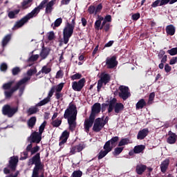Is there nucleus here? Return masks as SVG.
Instances as JSON below:
<instances>
[{"mask_svg":"<svg viewBox=\"0 0 177 177\" xmlns=\"http://www.w3.org/2000/svg\"><path fill=\"white\" fill-rule=\"evenodd\" d=\"M77 113L78 111H77V106L73 103H70L64 114V118H65V120H68L69 129L72 132L75 131V128H77Z\"/></svg>","mask_w":177,"mask_h":177,"instance_id":"obj_1","label":"nucleus"},{"mask_svg":"<svg viewBox=\"0 0 177 177\" xmlns=\"http://www.w3.org/2000/svg\"><path fill=\"white\" fill-rule=\"evenodd\" d=\"M31 80V77H26L19 80L15 86L12 87V85L15 83L13 81L8 82L7 83H5L2 86V88L5 91H4V96L6 99H10L12 96H13V93L16 92L21 86V85H24V84H26V82H28Z\"/></svg>","mask_w":177,"mask_h":177,"instance_id":"obj_2","label":"nucleus"},{"mask_svg":"<svg viewBox=\"0 0 177 177\" xmlns=\"http://www.w3.org/2000/svg\"><path fill=\"white\" fill-rule=\"evenodd\" d=\"M46 1H42L37 7H35L30 12L28 13L25 17H22L19 21H17L14 25L12 30H17L18 28H21L24 24L28 23V21L33 17H37L38 13L41 12L42 8H44Z\"/></svg>","mask_w":177,"mask_h":177,"instance_id":"obj_3","label":"nucleus"},{"mask_svg":"<svg viewBox=\"0 0 177 177\" xmlns=\"http://www.w3.org/2000/svg\"><path fill=\"white\" fill-rule=\"evenodd\" d=\"M28 165H35L32 169V177H39V172H44L45 167L41 161V153H37L30 158L28 161Z\"/></svg>","mask_w":177,"mask_h":177,"instance_id":"obj_4","label":"nucleus"},{"mask_svg":"<svg viewBox=\"0 0 177 177\" xmlns=\"http://www.w3.org/2000/svg\"><path fill=\"white\" fill-rule=\"evenodd\" d=\"M124 104L117 102V99L113 98L109 101V106L108 108V113L110 114L114 110L116 114H120L121 111H124Z\"/></svg>","mask_w":177,"mask_h":177,"instance_id":"obj_5","label":"nucleus"},{"mask_svg":"<svg viewBox=\"0 0 177 177\" xmlns=\"http://www.w3.org/2000/svg\"><path fill=\"white\" fill-rule=\"evenodd\" d=\"M73 34H74V28L66 25L63 30V39L65 45L68 44V41H70V38L73 37Z\"/></svg>","mask_w":177,"mask_h":177,"instance_id":"obj_6","label":"nucleus"},{"mask_svg":"<svg viewBox=\"0 0 177 177\" xmlns=\"http://www.w3.org/2000/svg\"><path fill=\"white\" fill-rule=\"evenodd\" d=\"M17 111H19V109L17 107H12L9 104H6L2 108V114L3 115H7L8 118H12Z\"/></svg>","mask_w":177,"mask_h":177,"instance_id":"obj_7","label":"nucleus"},{"mask_svg":"<svg viewBox=\"0 0 177 177\" xmlns=\"http://www.w3.org/2000/svg\"><path fill=\"white\" fill-rule=\"evenodd\" d=\"M85 82H86L85 77L80 79L78 82H73L72 83V89L75 92H81L84 86H85Z\"/></svg>","mask_w":177,"mask_h":177,"instance_id":"obj_8","label":"nucleus"},{"mask_svg":"<svg viewBox=\"0 0 177 177\" xmlns=\"http://www.w3.org/2000/svg\"><path fill=\"white\" fill-rule=\"evenodd\" d=\"M119 97L122 99V100H127L130 96L131 93H129V88L125 86H120L119 87Z\"/></svg>","mask_w":177,"mask_h":177,"instance_id":"obj_9","label":"nucleus"},{"mask_svg":"<svg viewBox=\"0 0 177 177\" xmlns=\"http://www.w3.org/2000/svg\"><path fill=\"white\" fill-rule=\"evenodd\" d=\"M118 65V61H117V56L113 55L112 57H108L106 59V68H114Z\"/></svg>","mask_w":177,"mask_h":177,"instance_id":"obj_10","label":"nucleus"},{"mask_svg":"<svg viewBox=\"0 0 177 177\" xmlns=\"http://www.w3.org/2000/svg\"><path fill=\"white\" fill-rule=\"evenodd\" d=\"M46 1V3L44 4V8L46 6V10H45V13L46 15H50L52 12L53 11V6H55V4L56 3V0H51L50 1L48 2V0H43L39 5L42 3V2Z\"/></svg>","mask_w":177,"mask_h":177,"instance_id":"obj_11","label":"nucleus"},{"mask_svg":"<svg viewBox=\"0 0 177 177\" xmlns=\"http://www.w3.org/2000/svg\"><path fill=\"white\" fill-rule=\"evenodd\" d=\"M17 162H19V157L12 156L10 158L9 163L8 165V168H10L12 172L16 171L17 167Z\"/></svg>","mask_w":177,"mask_h":177,"instance_id":"obj_12","label":"nucleus"},{"mask_svg":"<svg viewBox=\"0 0 177 177\" xmlns=\"http://www.w3.org/2000/svg\"><path fill=\"white\" fill-rule=\"evenodd\" d=\"M95 118L90 115L88 119H85L84 127L87 133L89 132V129L92 128V126L93 125V122H95Z\"/></svg>","mask_w":177,"mask_h":177,"instance_id":"obj_13","label":"nucleus"},{"mask_svg":"<svg viewBox=\"0 0 177 177\" xmlns=\"http://www.w3.org/2000/svg\"><path fill=\"white\" fill-rule=\"evenodd\" d=\"M68 138H70V132L65 130L64 131H63V133H62V135L59 138L61 141L59 143V146H60V147L63 148L64 146V144L67 143V140H68Z\"/></svg>","mask_w":177,"mask_h":177,"instance_id":"obj_14","label":"nucleus"},{"mask_svg":"<svg viewBox=\"0 0 177 177\" xmlns=\"http://www.w3.org/2000/svg\"><path fill=\"white\" fill-rule=\"evenodd\" d=\"M102 110V105H100V103H95L93 105L91 108V113L90 115L91 117H94V118H96V114H99Z\"/></svg>","mask_w":177,"mask_h":177,"instance_id":"obj_15","label":"nucleus"},{"mask_svg":"<svg viewBox=\"0 0 177 177\" xmlns=\"http://www.w3.org/2000/svg\"><path fill=\"white\" fill-rule=\"evenodd\" d=\"M177 141V135L176 133L172 132L171 131H169L168 132V137L167 138V142L169 145H175Z\"/></svg>","mask_w":177,"mask_h":177,"instance_id":"obj_16","label":"nucleus"},{"mask_svg":"<svg viewBox=\"0 0 177 177\" xmlns=\"http://www.w3.org/2000/svg\"><path fill=\"white\" fill-rule=\"evenodd\" d=\"M42 140V135L39 133L35 131L32 133V138L30 143H39Z\"/></svg>","mask_w":177,"mask_h":177,"instance_id":"obj_17","label":"nucleus"},{"mask_svg":"<svg viewBox=\"0 0 177 177\" xmlns=\"http://www.w3.org/2000/svg\"><path fill=\"white\" fill-rule=\"evenodd\" d=\"M85 147H84V144H79L76 146H73L71 148L70 153L71 154H75V153H80L84 150Z\"/></svg>","mask_w":177,"mask_h":177,"instance_id":"obj_18","label":"nucleus"},{"mask_svg":"<svg viewBox=\"0 0 177 177\" xmlns=\"http://www.w3.org/2000/svg\"><path fill=\"white\" fill-rule=\"evenodd\" d=\"M149 135V129L145 128L138 131L137 135V139L138 140H143L146 136Z\"/></svg>","mask_w":177,"mask_h":177,"instance_id":"obj_19","label":"nucleus"},{"mask_svg":"<svg viewBox=\"0 0 177 177\" xmlns=\"http://www.w3.org/2000/svg\"><path fill=\"white\" fill-rule=\"evenodd\" d=\"M168 167H169V159H165L160 164V171L162 174H165L167 172V169H168Z\"/></svg>","mask_w":177,"mask_h":177,"instance_id":"obj_20","label":"nucleus"},{"mask_svg":"<svg viewBox=\"0 0 177 177\" xmlns=\"http://www.w3.org/2000/svg\"><path fill=\"white\" fill-rule=\"evenodd\" d=\"M147 169L146 165H137L136 167V172L138 175H142L143 172Z\"/></svg>","mask_w":177,"mask_h":177,"instance_id":"obj_21","label":"nucleus"},{"mask_svg":"<svg viewBox=\"0 0 177 177\" xmlns=\"http://www.w3.org/2000/svg\"><path fill=\"white\" fill-rule=\"evenodd\" d=\"M10 39H12V34L6 35L1 41V46L5 48L10 42Z\"/></svg>","mask_w":177,"mask_h":177,"instance_id":"obj_22","label":"nucleus"},{"mask_svg":"<svg viewBox=\"0 0 177 177\" xmlns=\"http://www.w3.org/2000/svg\"><path fill=\"white\" fill-rule=\"evenodd\" d=\"M111 80V77L108 73H102L101 75L100 80L102 81V82L104 84V85H106V84H109L110 82V80Z\"/></svg>","mask_w":177,"mask_h":177,"instance_id":"obj_23","label":"nucleus"},{"mask_svg":"<svg viewBox=\"0 0 177 177\" xmlns=\"http://www.w3.org/2000/svg\"><path fill=\"white\" fill-rule=\"evenodd\" d=\"M49 53H50V49L44 47L40 53V57L44 60L49 56Z\"/></svg>","mask_w":177,"mask_h":177,"instance_id":"obj_24","label":"nucleus"},{"mask_svg":"<svg viewBox=\"0 0 177 177\" xmlns=\"http://www.w3.org/2000/svg\"><path fill=\"white\" fill-rule=\"evenodd\" d=\"M175 26H174V25L171 24V25H168L166 27V32L167 34V35H175Z\"/></svg>","mask_w":177,"mask_h":177,"instance_id":"obj_25","label":"nucleus"},{"mask_svg":"<svg viewBox=\"0 0 177 177\" xmlns=\"http://www.w3.org/2000/svg\"><path fill=\"white\" fill-rule=\"evenodd\" d=\"M28 127L29 128H34L35 127V124H37V117L32 116L31 117L27 122Z\"/></svg>","mask_w":177,"mask_h":177,"instance_id":"obj_26","label":"nucleus"},{"mask_svg":"<svg viewBox=\"0 0 177 177\" xmlns=\"http://www.w3.org/2000/svg\"><path fill=\"white\" fill-rule=\"evenodd\" d=\"M147 103L146 101L145 100V99H140L136 104V110H140L142 109H143V107H145V106H147Z\"/></svg>","mask_w":177,"mask_h":177,"instance_id":"obj_27","label":"nucleus"},{"mask_svg":"<svg viewBox=\"0 0 177 177\" xmlns=\"http://www.w3.org/2000/svg\"><path fill=\"white\" fill-rule=\"evenodd\" d=\"M145 149H146V147L143 145H136V147H134V153L135 154H139L140 153H143V151L145 150Z\"/></svg>","mask_w":177,"mask_h":177,"instance_id":"obj_28","label":"nucleus"},{"mask_svg":"<svg viewBox=\"0 0 177 177\" xmlns=\"http://www.w3.org/2000/svg\"><path fill=\"white\" fill-rule=\"evenodd\" d=\"M20 13V9L14 10L12 11H10L8 14L9 19H16V15Z\"/></svg>","mask_w":177,"mask_h":177,"instance_id":"obj_29","label":"nucleus"},{"mask_svg":"<svg viewBox=\"0 0 177 177\" xmlns=\"http://www.w3.org/2000/svg\"><path fill=\"white\" fill-rule=\"evenodd\" d=\"M113 146L111 145V144L110 143V141H107L105 142L104 145V150L108 153H110V151L113 150Z\"/></svg>","mask_w":177,"mask_h":177,"instance_id":"obj_30","label":"nucleus"},{"mask_svg":"<svg viewBox=\"0 0 177 177\" xmlns=\"http://www.w3.org/2000/svg\"><path fill=\"white\" fill-rule=\"evenodd\" d=\"M127 145H129V138H122L118 146V147H122V146H127Z\"/></svg>","mask_w":177,"mask_h":177,"instance_id":"obj_31","label":"nucleus"},{"mask_svg":"<svg viewBox=\"0 0 177 177\" xmlns=\"http://www.w3.org/2000/svg\"><path fill=\"white\" fill-rule=\"evenodd\" d=\"M124 150V147H118L115 148L114 151L112 152L113 156H120Z\"/></svg>","mask_w":177,"mask_h":177,"instance_id":"obj_32","label":"nucleus"},{"mask_svg":"<svg viewBox=\"0 0 177 177\" xmlns=\"http://www.w3.org/2000/svg\"><path fill=\"white\" fill-rule=\"evenodd\" d=\"M34 0H24L23 2L21 3V7L22 9H28L30 8V6H28L29 3H31Z\"/></svg>","mask_w":177,"mask_h":177,"instance_id":"obj_33","label":"nucleus"},{"mask_svg":"<svg viewBox=\"0 0 177 177\" xmlns=\"http://www.w3.org/2000/svg\"><path fill=\"white\" fill-rule=\"evenodd\" d=\"M120 140V137L115 136L113 137L111 140H108L109 143L111 145V146L115 147L117 146V142Z\"/></svg>","mask_w":177,"mask_h":177,"instance_id":"obj_34","label":"nucleus"},{"mask_svg":"<svg viewBox=\"0 0 177 177\" xmlns=\"http://www.w3.org/2000/svg\"><path fill=\"white\" fill-rule=\"evenodd\" d=\"M48 102H50V98L47 97L44 98V100H42L41 101H40L39 103H37V106L38 107L45 106V104H48Z\"/></svg>","mask_w":177,"mask_h":177,"instance_id":"obj_35","label":"nucleus"},{"mask_svg":"<svg viewBox=\"0 0 177 177\" xmlns=\"http://www.w3.org/2000/svg\"><path fill=\"white\" fill-rule=\"evenodd\" d=\"M27 113L28 115H32V114H37V113H38V108L35 106L29 108Z\"/></svg>","mask_w":177,"mask_h":177,"instance_id":"obj_36","label":"nucleus"},{"mask_svg":"<svg viewBox=\"0 0 177 177\" xmlns=\"http://www.w3.org/2000/svg\"><path fill=\"white\" fill-rule=\"evenodd\" d=\"M50 71H52V68L48 67L47 65L44 66L41 68L42 74H49V73H50Z\"/></svg>","mask_w":177,"mask_h":177,"instance_id":"obj_37","label":"nucleus"},{"mask_svg":"<svg viewBox=\"0 0 177 177\" xmlns=\"http://www.w3.org/2000/svg\"><path fill=\"white\" fill-rule=\"evenodd\" d=\"M47 122L44 120L43 123L39 127V135H42L44 133V131H45V127H46Z\"/></svg>","mask_w":177,"mask_h":177,"instance_id":"obj_38","label":"nucleus"},{"mask_svg":"<svg viewBox=\"0 0 177 177\" xmlns=\"http://www.w3.org/2000/svg\"><path fill=\"white\" fill-rule=\"evenodd\" d=\"M62 23H63V19H62L61 17L57 19L54 22V26H53V30H55V27H60Z\"/></svg>","mask_w":177,"mask_h":177,"instance_id":"obj_39","label":"nucleus"},{"mask_svg":"<svg viewBox=\"0 0 177 177\" xmlns=\"http://www.w3.org/2000/svg\"><path fill=\"white\" fill-rule=\"evenodd\" d=\"M51 124L54 128H59V126L62 125V120L59 119H56L52 121Z\"/></svg>","mask_w":177,"mask_h":177,"instance_id":"obj_40","label":"nucleus"},{"mask_svg":"<svg viewBox=\"0 0 177 177\" xmlns=\"http://www.w3.org/2000/svg\"><path fill=\"white\" fill-rule=\"evenodd\" d=\"M88 12L89 13V15H95V16H96V7H95V6H90L88 8Z\"/></svg>","mask_w":177,"mask_h":177,"instance_id":"obj_41","label":"nucleus"},{"mask_svg":"<svg viewBox=\"0 0 177 177\" xmlns=\"http://www.w3.org/2000/svg\"><path fill=\"white\" fill-rule=\"evenodd\" d=\"M109 154V152H106V151H100V153L97 155L98 160H102V158H104V157H106Z\"/></svg>","mask_w":177,"mask_h":177,"instance_id":"obj_42","label":"nucleus"},{"mask_svg":"<svg viewBox=\"0 0 177 177\" xmlns=\"http://www.w3.org/2000/svg\"><path fill=\"white\" fill-rule=\"evenodd\" d=\"M82 78V75L81 73H75V75L71 76L72 81H75V80H81Z\"/></svg>","mask_w":177,"mask_h":177,"instance_id":"obj_43","label":"nucleus"},{"mask_svg":"<svg viewBox=\"0 0 177 177\" xmlns=\"http://www.w3.org/2000/svg\"><path fill=\"white\" fill-rule=\"evenodd\" d=\"M154 97H156V93L154 92L151 93L149 95L148 104H151L153 103Z\"/></svg>","mask_w":177,"mask_h":177,"instance_id":"obj_44","label":"nucleus"},{"mask_svg":"<svg viewBox=\"0 0 177 177\" xmlns=\"http://www.w3.org/2000/svg\"><path fill=\"white\" fill-rule=\"evenodd\" d=\"M167 53H169V55H170V56H175L177 55V47L176 48H173L170 50H167Z\"/></svg>","mask_w":177,"mask_h":177,"instance_id":"obj_45","label":"nucleus"},{"mask_svg":"<svg viewBox=\"0 0 177 177\" xmlns=\"http://www.w3.org/2000/svg\"><path fill=\"white\" fill-rule=\"evenodd\" d=\"M56 91V86H53L51 87L50 90L48 92L47 97L50 99L53 96V94L55 93V91Z\"/></svg>","mask_w":177,"mask_h":177,"instance_id":"obj_46","label":"nucleus"},{"mask_svg":"<svg viewBox=\"0 0 177 177\" xmlns=\"http://www.w3.org/2000/svg\"><path fill=\"white\" fill-rule=\"evenodd\" d=\"M93 131L94 132H100L102 131V128L100 127V124H97L96 123H94L93 127Z\"/></svg>","mask_w":177,"mask_h":177,"instance_id":"obj_47","label":"nucleus"},{"mask_svg":"<svg viewBox=\"0 0 177 177\" xmlns=\"http://www.w3.org/2000/svg\"><path fill=\"white\" fill-rule=\"evenodd\" d=\"M82 176V171L81 170L74 171L72 174V177H81Z\"/></svg>","mask_w":177,"mask_h":177,"instance_id":"obj_48","label":"nucleus"},{"mask_svg":"<svg viewBox=\"0 0 177 177\" xmlns=\"http://www.w3.org/2000/svg\"><path fill=\"white\" fill-rule=\"evenodd\" d=\"M39 151V146L36 145L35 147H32V149L30 151L31 156H34L35 153H38Z\"/></svg>","mask_w":177,"mask_h":177,"instance_id":"obj_49","label":"nucleus"},{"mask_svg":"<svg viewBox=\"0 0 177 177\" xmlns=\"http://www.w3.org/2000/svg\"><path fill=\"white\" fill-rule=\"evenodd\" d=\"M131 19H132V20H133V21H138V20H139V19H140V13L137 12V13L133 14L131 16Z\"/></svg>","mask_w":177,"mask_h":177,"instance_id":"obj_50","label":"nucleus"},{"mask_svg":"<svg viewBox=\"0 0 177 177\" xmlns=\"http://www.w3.org/2000/svg\"><path fill=\"white\" fill-rule=\"evenodd\" d=\"M64 87V83H60L59 84L56 88H55V91L56 92H62V91H63V88Z\"/></svg>","mask_w":177,"mask_h":177,"instance_id":"obj_51","label":"nucleus"},{"mask_svg":"<svg viewBox=\"0 0 177 177\" xmlns=\"http://www.w3.org/2000/svg\"><path fill=\"white\" fill-rule=\"evenodd\" d=\"M55 98L57 100H63V93H61V92H57V91H55Z\"/></svg>","mask_w":177,"mask_h":177,"instance_id":"obj_52","label":"nucleus"},{"mask_svg":"<svg viewBox=\"0 0 177 177\" xmlns=\"http://www.w3.org/2000/svg\"><path fill=\"white\" fill-rule=\"evenodd\" d=\"M102 9H103V5H102V3L98 4L95 8V15L100 13L102 12Z\"/></svg>","mask_w":177,"mask_h":177,"instance_id":"obj_53","label":"nucleus"},{"mask_svg":"<svg viewBox=\"0 0 177 177\" xmlns=\"http://www.w3.org/2000/svg\"><path fill=\"white\" fill-rule=\"evenodd\" d=\"M21 71V70H20V68L15 67L12 70V75H17V74H19V73H20Z\"/></svg>","mask_w":177,"mask_h":177,"instance_id":"obj_54","label":"nucleus"},{"mask_svg":"<svg viewBox=\"0 0 177 177\" xmlns=\"http://www.w3.org/2000/svg\"><path fill=\"white\" fill-rule=\"evenodd\" d=\"M39 57V55H32L29 58V62H37Z\"/></svg>","mask_w":177,"mask_h":177,"instance_id":"obj_55","label":"nucleus"},{"mask_svg":"<svg viewBox=\"0 0 177 177\" xmlns=\"http://www.w3.org/2000/svg\"><path fill=\"white\" fill-rule=\"evenodd\" d=\"M48 41H53L55 39V32L53 31L48 33Z\"/></svg>","mask_w":177,"mask_h":177,"instance_id":"obj_56","label":"nucleus"},{"mask_svg":"<svg viewBox=\"0 0 177 177\" xmlns=\"http://www.w3.org/2000/svg\"><path fill=\"white\" fill-rule=\"evenodd\" d=\"M161 4V0H156L151 4V8H157V6H160Z\"/></svg>","mask_w":177,"mask_h":177,"instance_id":"obj_57","label":"nucleus"},{"mask_svg":"<svg viewBox=\"0 0 177 177\" xmlns=\"http://www.w3.org/2000/svg\"><path fill=\"white\" fill-rule=\"evenodd\" d=\"M0 70L1 71H6V70H8V64L2 63L0 66Z\"/></svg>","mask_w":177,"mask_h":177,"instance_id":"obj_58","label":"nucleus"},{"mask_svg":"<svg viewBox=\"0 0 177 177\" xmlns=\"http://www.w3.org/2000/svg\"><path fill=\"white\" fill-rule=\"evenodd\" d=\"M103 84L104 83L100 80L98 81L97 86V92H100V89H102V86H103Z\"/></svg>","mask_w":177,"mask_h":177,"instance_id":"obj_59","label":"nucleus"},{"mask_svg":"<svg viewBox=\"0 0 177 177\" xmlns=\"http://www.w3.org/2000/svg\"><path fill=\"white\" fill-rule=\"evenodd\" d=\"M63 75H64L63 71L59 70L57 72L56 78H63Z\"/></svg>","mask_w":177,"mask_h":177,"instance_id":"obj_60","label":"nucleus"},{"mask_svg":"<svg viewBox=\"0 0 177 177\" xmlns=\"http://www.w3.org/2000/svg\"><path fill=\"white\" fill-rule=\"evenodd\" d=\"M100 26H102V22H100V21L97 20L94 24L95 30H99V28H100Z\"/></svg>","mask_w":177,"mask_h":177,"instance_id":"obj_61","label":"nucleus"},{"mask_svg":"<svg viewBox=\"0 0 177 177\" xmlns=\"http://www.w3.org/2000/svg\"><path fill=\"white\" fill-rule=\"evenodd\" d=\"M177 63V57H173L169 62V64L171 66L174 65V64H176Z\"/></svg>","mask_w":177,"mask_h":177,"instance_id":"obj_62","label":"nucleus"},{"mask_svg":"<svg viewBox=\"0 0 177 177\" xmlns=\"http://www.w3.org/2000/svg\"><path fill=\"white\" fill-rule=\"evenodd\" d=\"M172 70V68L169 66V64H167L165 66V71L166 73H169Z\"/></svg>","mask_w":177,"mask_h":177,"instance_id":"obj_63","label":"nucleus"},{"mask_svg":"<svg viewBox=\"0 0 177 177\" xmlns=\"http://www.w3.org/2000/svg\"><path fill=\"white\" fill-rule=\"evenodd\" d=\"M104 20H105V21H106L107 23H111V15H106L105 17L104 18Z\"/></svg>","mask_w":177,"mask_h":177,"instance_id":"obj_64","label":"nucleus"}]
</instances>
